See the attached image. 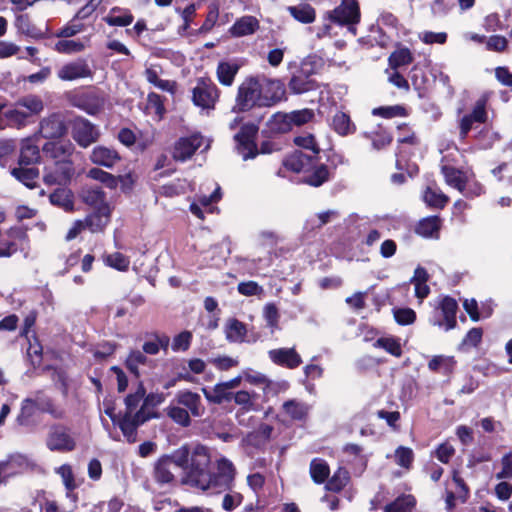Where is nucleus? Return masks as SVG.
<instances>
[{"label":"nucleus","instance_id":"f3484780","mask_svg":"<svg viewBox=\"0 0 512 512\" xmlns=\"http://www.w3.org/2000/svg\"><path fill=\"white\" fill-rule=\"evenodd\" d=\"M487 120V112L485 110V103L478 101L470 114L464 115L459 124L460 138L465 139L476 123H485Z\"/></svg>","mask_w":512,"mask_h":512},{"label":"nucleus","instance_id":"4c0bfd02","mask_svg":"<svg viewBox=\"0 0 512 512\" xmlns=\"http://www.w3.org/2000/svg\"><path fill=\"white\" fill-rule=\"evenodd\" d=\"M166 413L167 416L173 420V422L182 427H188L191 424V417L188 410L178 405L174 401L166 408Z\"/></svg>","mask_w":512,"mask_h":512},{"label":"nucleus","instance_id":"39448f33","mask_svg":"<svg viewBox=\"0 0 512 512\" xmlns=\"http://www.w3.org/2000/svg\"><path fill=\"white\" fill-rule=\"evenodd\" d=\"M457 309L458 304L455 299L449 296L442 298L438 305L435 306V309L429 318L430 324L444 328L445 331L454 329L457 324Z\"/></svg>","mask_w":512,"mask_h":512},{"label":"nucleus","instance_id":"e2e57ef3","mask_svg":"<svg viewBox=\"0 0 512 512\" xmlns=\"http://www.w3.org/2000/svg\"><path fill=\"white\" fill-rule=\"evenodd\" d=\"M291 124L293 126H301L310 122L314 118V112L311 109L295 110L289 113Z\"/></svg>","mask_w":512,"mask_h":512},{"label":"nucleus","instance_id":"20e7f679","mask_svg":"<svg viewBox=\"0 0 512 512\" xmlns=\"http://www.w3.org/2000/svg\"><path fill=\"white\" fill-rule=\"evenodd\" d=\"M259 76L245 78L238 87L234 110L249 111L254 107H264Z\"/></svg>","mask_w":512,"mask_h":512},{"label":"nucleus","instance_id":"a19ab883","mask_svg":"<svg viewBox=\"0 0 512 512\" xmlns=\"http://www.w3.org/2000/svg\"><path fill=\"white\" fill-rule=\"evenodd\" d=\"M330 474V469L326 461L315 458L310 463V475L316 484L324 483Z\"/></svg>","mask_w":512,"mask_h":512},{"label":"nucleus","instance_id":"09e8293b","mask_svg":"<svg viewBox=\"0 0 512 512\" xmlns=\"http://www.w3.org/2000/svg\"><path fill=\"white\" fill-rule=\"evenodd\" d=\"M145 76L147 81L158 89L162 91L173 92L174 83L169 80L160 79L158 76V71L155 68H147L145 70Z\"/></svg>","mask_w":512,"mask_h":512},{"label":"nucleus","instance_id":"6e6d98bb","mask_svg":"<svg viewBox=\"0 0 512 512\" xmlns=\"http://www.w3.org/2000/svg\"><path fill=\"white\" fill-rule=\"evenodd\" d=\"M146 394L144 386L140 383L136 389V391L132 394H129L125 398L126 412L131 415H134L133 412L138 407L139 403L143 400Z\"/></svg>","mask_w":512,"mask_h":512},{"label":"nucleus","instance_id":"8fccbe9b","mask_svg":"<svg viewBox=\"0 0 512 512\" xmlns=\"http://www.w3.org/2000/svg\"><path fill=\"white\" fill-rule=\"evenodd\" d=\"M375 347L383 348L386 352L395 357H400L402 354L401 344L398 339L393 337H382L376 340Z\"/></svg>","mask_w":512,"mask_h":512},{"label":"nucleus","instance_id":"473e14b6","mask_svg":"<svg viewBox=\"0 0 512 512\" xmlns=\"http://www.w3.org/2000/svg\"><path fill=\"white\" fill-rule=\"evenodd\" d=\"M311 160L312 156L301 151H294L284 159L283 164L293 172H301L309 166Z\"/></svg>","mask_w":512,"mask_h":512},{"label":"nucleus","instance_id":"4be33fe9","mask_svg":"<svg viewBox=\"0 0 512 512\" xmlns=\"http://www.w3.org/2000/svg\"><path fill=\"white\" fill-rule=\"evenodd\" d=\"M90 160L96 165L112 168L120 161V156L116 150L100 145L93 148Z\"/></svg>","mask_w":512,"mask_h":512},{"label":"nucleus","instance_id":"774afa93","mask_svg":"<svg viewBox=\"0 0 512 512\" xmlns=\"http://www.w3.org/2000/svg\"><path fill=\"white\" fill-rule=\"evenodd\" d=\"M394 318L400 325H409L414 323L416 313L411 308H400L394 310Z\"/></svg>","mask_w":512,"mask_h":512},{"label":"nucleus","instance_id":"393cba45","mask_svg":"<svg viewBox=\"0 0 512 512\" xmlns=\"http://www.w3.org/2000/svg\"><path fill=\"white\" fill-rule=\"evenodd\" d=\"M283 413L294 421H304L308 417L310 406L302 401L291 399L282 405Z\"/></svg>","mask_w":512,"mask_h":512},{"label":"nucleus","instance_id":"72a5a7b5","mask_svg":"<svg viewBox=\"0 0 512 512\" xmlns=\"http://www.w3.org/2000/svg\"><path fill=\"white\" fill-rule=\"evenodd\" d=\"M226 339L233 343H242L247 333L246 325L237 319H229L225 328Z\"/></svg>","mask_w":512,"mask_h":512},{"label":"nucleus","instance_id":"7c9ffc66","mask_svg":"<svg viewBox=\"0 0 512 512\" xmlns=\"http://www.w3.org/2000/svg\"><path fill=\"white\" fill-rule=\"evenodd\" d=\"M39 411V403L34 399L26 398L22 401L21 409L16 417V422L20 426H30L33 423V416Z\"/></svg>","mask_w":512,"mask_h":512},{"label":"nucleus","instance_id":"0e129e2a","mask_svg":"<svg viewBox=\"0 0 512 512\" xmlns=\"http://www.w3.org/2000/svg\"><path fill=\"white\" fill-rule=\"evenodd\" d=\"M243 501V495L236 491L226 493L223 497L221 507L223 510L231 512L236 509Z\"/></svg>","mask_w":512,"mask_h":512},{"label":"nucleus","instance_id":"dca6fc26","mask_svg":"<svg viewBox=\"0 0 512 512\" xmlns=\"http://www.w3.org/2000/svg\"><path fill=\"white\" fill-rule=\"evenodd\" d=\"M91 75V69L83 59L66 63L57 72L58 78L63 81H74L81 78H88Z\"/></svg>","mask_w":512,"mask_h":512},{"label":"nucleus","instance_id":"5701e85b","mask_svg":"<svg viewBox=\"0 0 512 512\" xmlns=\"http://www.w3.org/2000/svg\"><path fill=\"white\" fill-rule=\"evenodd\" d=\"M442 174L448 186L464 193L465 186L469 182V175L466 172L458 170L452 166H442Z\"/></svg>","mask_w":512,"mask_h":512},{"label":"nucleus","instance_id":"ddd939ff","mask_svg":"<svg viewBox=\"0 0 512 512\" xmlns=\"http://www.w3.org/2000/svg\"><path fill=\"white\" fill-rule=\"evenodd\" d=\"M258 131V127L254 124H246L235 135V140L238 143V151L244 160L253 158L257 154L256 146L254 144V137Z\"/></svg>","mask_w":512,"mask_h":512},{"label":"nucleus","instance_id":"bf43d9fd","mask_svg":"<svg viewBox=\"0 0 512 512\" xmlns=\"http://www.w3.org/2000/svg\"><path fill=\"white\" fill-rule=\"evenodd\" d=\"M263 317L266 321L267 326L273 332L278 329L279 312L275 304L267 303L263 308Z\"/></svg>","mask_w":512,"mask_h":512},{"label":"nucleus","instance_id":"cd10ccee","mask_svg":"<svg viewBox=\"0 0 512 512\" xmlns=\"http://www.w3.org/2000/svg\"><path fill=\"white\" fill-rule=\"evenodd\" d=\"M14 26L17 32L30 38L39 39L44 36V32L35 26L27 14L16 16Z\"/></svg>","mask_w":512,"mask_h":512},{"label":"nucleus","instance_id":"0eeeda50","mask_svg":"<svg viewBox=\"0 0 512 512\" xmlns=\"http://www.w3.org/2000/svg\"><path fill=\"white\" fill-rule=\"evenodd\" d=\"M219 99L218 87L207 78H199L192 89V101L203 110H213Z\"/></svg>","mask_w":512,"mask_h":512},{"label":"nucleus","instance_id":"bb28decb","mask_svg":"<svg viewBox=\"0 0 512 512\" xmlns=\"http://www.w3.org/2000/svg\"><path fill=\"white\" fill-rule=\"evenodd\" d=\"M73 105L90 115H96L104 107V99L96 94H86L73 102Z\"/></svg>","mask_w":512,"mask_h":512},{"label":"nucleus","instance_id":"f257e3e1","mask_svg":"<svg viewBox=\"0 0 512 512\" xmlns=\"http://www.w3.org/2000/svg\"><path fill=\"white\" fill-rule=\"evenodd\" d=\"M175 466L183 470L181 482L185 485L211 493L230 490L235 480L233 463L222 457L217 460V472L211 473V455L208 447L184 445L173 451Z\"/></svg>","mask_w":512,"mask_h":512},{"label":"nucleus","instance_id":"58836bf2","mask_svg":"<svg viewBox=\"0 0 512 512\" xmlns=\"http://www.w3.org/2000/svg\"><path fill=\"white\" fill-rule=\"evenodd\" d=\"M332 127L336 133L345 136L355 131V125L350 116L344 112H337L332 119Z\"/></svg>","mask_w":512,"mask_h":512},{"label":"nucleus","instance_id":"c85d7f7f","mask_svg":"<svg viewBox=\"0 0 512 512\" xmlns=\"http://www.w3.org/2000/svg\"><path fill=\"white\" fill-rule=\"evenodd\" d=\"M28 165H19L11 170V175L28 188H34L39 178V170Z\"/></svg>","mask_w":512,"mask_h":512},{"label":"nucleus","instance_id":"338daca9","mask_svg":"<svg viewBox=\"0 0 512 512\" xmlns=\"http://www.w3.org/2000/svg\"><path fill=\"white\" fill-rule=\"evenodd\" d=\"M237 290L244 296H259L263 293V288L255 281L240 282Z\"/></svg>","mask_w":512,"mask_h":512},{"label":"nucleus","instance_id":"680f3d73","mask_svg":"<svg viewBox=\"0 0 512 512\" xmlns=\"http://www.w3.org/2000/svg\"><path fill=\"white\" fill-rule=\"evenodd\" d=\"M108 266L113 267L119 271H126L129 267V259L119 252L109 254L105 258Z\"/></svg>","mask_w":512,"mask_h":512},{"label":"nucleus","instance_id":"c03bdc74","mask_svg":"<svg viewBox=\"0 0 512 512\" xmlns=\"http://www.w3.org/2000/svg\"><path fill=\"white\" fill-rule=\"evenodd\" d=\"M389 66L392 70H397L401 66H406L413 61V55L408 48H400L389 56Z\"/></svg>","mask_w":512,"mask_h":512},{"label":"nucleus","instance_id":"ea45409f","mask_svg":"<svg viewBox=\"0 0 512 512\" xmlns=\"http://www.w3.org/2000/svg\"><path fill=\"white\" fill-rule=\"evenodd\" d=\"M269 130L273 133H285L293 127L289 113H276L267 122Z\"/></svg>","mask_w":512,"mask_h":512},{"label":"nucleus","instance_id":"423d86ee","mask_svg":"<svg viewBox=\"0 0 512 512\" xmlns=\"http://www.w3.org/2000/svg\"><path fill=\"white\" fill-rule=\"evenodd\" d=\"M145 401H147V399ZM155 416V413L148 409L146 402H144L134 415L125 413L123 417L119 418L115 425L119 426L125 439L129 443H134L137 438V427Z\"/></svg>","mask_w":512,"mask_h":512},{"label":"nucleus","instance_id":"1a4fd4ad","mask_svg":"<svg viewBox=\"0 0 512 512\" xmlns=\"http://www.w3.org/2000/svg\"><path fill=\"white\" fill-rule=\"evenodd\" d=\"M72 137L80 147L87 148L98 140L99 131L87 119L77 118L73 122Z\"/></svg>","mask_w":512,"mask_h":512},{"label":"nucleus","instance_id":"f704fd0d","mask_svg":"<svg viewBox=\"0 0 512 512\" xmlns=\"http://www.w3.org/2000/svg\"><path fill=\"white\" fill-rule=\"evenodd\" d=\"M40 158V151L36 144L31 139L22 141L19 165H30L36 163Z\"/></svg>","mask_w":512,"mask_h":512},{"label":"nucleus","instance_id":"4468645a","mask_svg":"<svg viewBox=\"0 0 512 512\" xmlns=\"http://www.w3.org/2000/svg\"><path fill=\"white\" fill-rule=\"evenodd\" d=\"M47 447L51 451H72L75 448V441L65 427L54 426L47 438Z\"/></svg>","mask_w":512,"mask_h":512},{"label":"nucleus","instance_id":"c756f323","mask_svg":"<svg viewBox=\"0 0 512 512\" xmlns=\"http://www.w3.org/2000/svg\"><path fill=\"white\" fill-rule=\"evenodd\" d=\"M202 392L208 402L212 404H222L232 400L233 393L221 382L217 383L212 389L202 388Z\"/></svg>","mask_w":512,"mask_h":512},{"label":"nucleus","instance_id":"aec40b11","mask_svg":"<svg viewBox=\"0 0 512 512\" xmlns=\"http://www.w3.org/2000/svg\"><path fill=\"white\" fill-rule=\"evenodd\" d=\"M175 466V460L173 458V452L170 455H164L158 459L154 465V479L157 483L169 484L174 480V474L171 470L172 466Z\"/></svg>","mask_w":512,"mask_h":512},{"label":"nucleus","instance_id":"5fc2aeb1","mask_svg":"<svg viewBox=\"0 0 512 512\" xmlns=\"http://www.w3.org/2000/svg\"><path fill=\"white\" fill-rule=\"evenodd\" d=\"M329 179V171L325 165H320L306 177L305 182L311 186L318 187Z\"/></svg>","mask_w":512,"mask_h":512},{"label":"nucleus","instance_id":"2f4dec72","mask_svg":"<svg viewBox=\"0 0 512 512\" xmlns=\"http://www.w3.org/2000/svg\"><path fill=\"white\" fill-rule=\"evenodd\" d=\"M239 66L236 63L219 62L216 70L217 80L224 86H231L238 73Z\"/></svg>","mask_w":512,"mask_h":512},{"label":"nucleus","instance_id":"3c124183","mask_svg":"<svg viewBox=\"0 0 512 512\" xmlns=\"http://www.w3.org/2000/svg\"><path fill=\"white\" fill-rule=\"evenodd\" d=\"M85 43L79 40H60L55 44V50L63 54H73L85 49Z\"/></svg>","mask_w":512,"mask_h":512},{"label":"nucleus","instance_id":"69168bd1","mask_svg":"<svg viewBox=\"0 0 512 512\" xmlns=\"http://www.w3.org/2000/svg\"><path fill=\"white\" fill-rule=\"evenodd\" d=\"M192 340L190 331H183L176 335L172 341V349L174 351H186L189 349Z\"/></svg>","mask_w":512,"mask_h":512},{"label":"nucleus","instance_id":"13d9d810","mask_svg":"<svg viewBox=\"0 0 512 512\" xmlns=\"http://www.w3.org/2000/svg\"><path fill=\"white\" fill-rule=\"evenodd\" d=\"M16 151L13 140H0V167H5L12 160Z\"/></svg>","mask_w":512,"mask_h":512},{"label":"nucleus","instance_id":"864d4df0","mask_svg":"<svg viewBox=\"0 0 512 512\" xmlns=\"http://www.w3.org/2000/svg\"><path fill=\"white\" fill-rule=\"evenodd\" d=\"M294 143L303 149L311 152L312 158L315 157L319 152L320 148L312 134H303L294 139Z\"/></svg>","mask_w":512,"mask_h":512},{"label":"nucleus","instance_id":"a878e982","mask_svg":"<svg viewBox=\"0 0 512 512\" xmlns=\"http://www.w3.org/2000/svg\"><path fill=\"white\" fill-rule=\"evenodd\" d=\"M288 88L293 94H303L315 90L317 83L311 79L305 72L299 71L292 75Z\"/></svg>","mask_w":512,"mask_h":512},{"label":"nucleus","instance_id":"f03ea898","mask_svg":"<svg viewBox=\"0 0 512 512\" xmlns=\"http://www.w3.org/2000/svg\"><path fill=\"white\" fill-rule=\"evenodd\" d=\"M43 153L54 160L53 167L44 175L46 184H66L74 173L71 156L75 150L73 143L66 141H49L43 145Z\"/></svg>","mask_w":512,"mask_h":512},{"label":"nucleus","instance_id":"37998d69","mask_svg":"<svg viewBox=\"0 0 512 512\" xmlns=\"http://www.w3.org/2000/svg\"><path fill=\"white\" fill-rule=\"evenodd\" d=\"M416 504L412 495H403L385 506V512H411Z\"/></svg>","mask_w":512,"mask_h":512},{"label":"nucleus","instance_id":"9b49d317","mask_svg":"<svg viewBox=\"0 0 512 512\" xmlns=\"http://www.w3.org/2000/svg\"><path fill=\"white\" fill-rule=\"evenodd\" d=\"M204 138L195 133L190 136L181 137L175 142L173 149V158L178 161H186L202 146Z\"/></svg>","mask_w":512,"mask_h":512},{"label":"nucleus","instance_id":"f8f14e48","mask_svg":"<svg viewBox=\"0 0 512 512\" xmlns=\"http://www.w3.org/2000/svg\"><path fill=\"white\" fill-rule=\"evenodd\" d=\"M39 132L46 139H60L67 133L64 118L59 113H53L43 118L39 124Z\"/></svg>","mask_w":512,"mask_h":512},{"label":"nucleus","instance_id":"b1692460","mask_svg":"<svg viewBox=\"0 0 512 512\" xmlns=\"http://www.w3.org/2000/svg\"><path fill=\"white\" fill-rule=\"evenodd\" d=\"M110 221V208L108 205H102L96 211L86 217L87 228L95 233L102 231Z\"/></svg>","mask_w":512,"mask_h":512},{"label":"nucleus","instance_id":"6ab92c4d","mask_svg":"<svg viewBox=\"0 0 512 512\" xmlns=\"http://www.w3.org/2000/svg\"><path fill=\"white\" fill-rule=\"evenodd\" d=\"M260 28L259 20L251 15H245L238 18L229 28V34L232 37L240 38L250 36L256 33Z\"/></svg>","mask_w":512,"mask_h":512},{"label":"nucleus","instance_id":"a18cd8bd","mask_svg":"<svg viewBox=\"0 0 512 512\" xmlns=\"http://www.w3.org/2000/svg\"><path fill=\"white\" fill-rule=\"evenodd\" d=\"M349 479V472L344 468H339L327 481L326 489L333 492H339L348 484Z\"/></svg>","mask_w":512,"mask_h":512},{"label":"nucleus","instance_id":"6e6552de","mask_svg":"<svg viewBox=\"0 0 512 512\" xmlns=\"http://www.w3.org/2000/svg\"><path fill=\"white\" fill-rule=\"evenodd\" d=\"M327 18L336 24H357L360 21V10L356 0H342L339 6L327 12Z\"/></svg>","mask_w":512,"mask_h":512},{"label":"nucleus","instance_id":"a211bd4d","mask_svg":"<svg viewBox=\"0 0 512 512\" xmlns=\"http://www.w3.org/2000/svg\"><path fill=\"white\" fill-rule=\"evenodd\" d=\"M268 356L274 364L289 369L298 367L302 362L300 355L294 348L272 349L268 352Z\"/></svg>","mask_w":512,"mask_h":512},{"label":"nucleus","instance_id":"412c9836","mask_svg":"<svg viewBox=\"0 0 512 512\" xmlns=\"http://www.w3.org/2000/svg\"><path fill=\"white\" fill-rule=\"evenodd\" d=\"M242 374L245 381L251 385L261 387L265 394H268L270 391H275L276 387L281 386L280 383L271 381L265 374L255 371L251 368L244 369ZM282 386L286 388L287 384L283 382Z\"/></svg>","mask_w":512,"mask_h":512},{"label":"nucleus","instance_id":"79ce46f5","mask_svg":"<svg viewBox=\"0 0 512 512\" xmlns=\"http://www.w3.org/2000/svg\"><path fill=\"white\" fill-rule=\"evenodd\" d=\"M81 197L85 203L95 207L96 209L102 205H107L104 201V193L98 186L83 188Z\"/></svg>","mask_w":512,"mask_h":512},{"label":"nucleus","instance_id":"c9c22d12","mask_svg":"<svg viewBox=\"0 0 512 512\" xmlns=\"http://www.w3.org/2000/svg\"><path fill=\"white\" fill-rule=\"evenodd\" d=\"M290 15L297 21L309 24L314 22L316 13L314 8L309 4H299L297 6L287 7Z\"/></svg>","mask_w":512,"mask_h":512},{"label":"nucleus","instance_id":"052dcab7","mask_svg":"<svg viewBox=\"0 0 512 512\" xmlns=\"http://www.w3.org/2000/svg\"><path fill=\"white\" fill-rule=\"evenodd\" d=\"M146 356L141 351H133L126 359V367L136 377L139 376L138 367L146 363Z\"/></svg>","mask_w":512,"mask_h":512},{"label":"nucleus","instance_id":"4d7b16f0","mask_svg":"<svg viewBox=\"0 0 512 512\" xmlns=\"http://www.w3.org/2000/svg\"><path fill=\"white\" fill-rule=\"evenodd\" d=\"M87 176L93 180L104 183L109 188H115L118 183L117 179L112 174L99 168L90 169Z\"/></svg>","mask_w":512,"mask_h":512},{"label":"nucleus","instance_id":"de8ad7c7","mask_svg":"<svg viewBox=\"0 0 512 512\" xmlns=\"http://www.w3.org/2000/svg\"><path fill=\"white\" fill-rule=\"evenodd\" d=\"M50 202L63 208L65 211L73 209V200L70 191L66 189H57L50 195Z\"/></svg>","mask_w":512,"mask_h":512},{"label":"nucleus","instance_id":"603ef678","mask_svg":"<svg viewBox=\"0 0 512 512\" xmlns=\"http://www.w3.org/2000/svg\"><path fill=\"white\" fill-rule=\"evenodd\" d=\"M170 338L166 335H157L152 341H147L143 345V351L150 355H155L160 348L166 350L169 346Z\"/></svg>","mask_w":512,"mask_h":512},{"label":"nucleus","instance_id":"2eb2a0df","mask_svg":"<svg viewBox=\"0 0 512 512\" xmlns=\"http://www.w3.org/2000/svg\"><path fill=\"white\" fill-rule=\"evenodd\" d=\"M174 402L187 409L193 417L198 418L205 414L206 409L202 403L201 396L191 390L184 389L178 391L175 395Z\"/></svg>","mask_w":512,"mask_h":512},{"label":"nucleus","instance_id":"7ed1b4c3","mask_svg":"<svg viewBox=\"0 0 512 512\" xmlns=\"http://www.w3.org/2000/svg\"><path fill=\"white\" fill-rule=\"evenodd\" d=\"M44 110V103L37 95H26L18 99L12 108L4 112L8 122L17 128L24 127L29 118L40 114Z\"/></svg>","mask_w":512,"mask_h":512},{"label":"nucleus","instance_id":"49530a36","mask_svg":"<svg viewBox=\"0 0 512 512\" xmlns=\"http://www.w3.org/2000/svg\"><path fill=\"white\" fill-rule=\"evenodd\" d=\"M440 220L437 216L425 218L416 227L417 234L423 237H433L438 233Z\"/></svg>","mask_w":512,"mask_h":512},{"label":"nucleus","instance_id":"e433bc0d","mask_svg":"<svg viewBox=\"0 0 512 512\" xmlns=\"http://www.w3.org/2000/svg\"><path fill=\"white\" fill-rule=\"evenodd\" d=\"M423 200L429 207L442 209L448 203L449 198L440 189L427 187L423 193Z\"/></svg>","mask_w":512,"mask_h":512},{"label":"nucleus","instance_id":"9d476101","mask_svg":"<svg viewBox=\"0 0 512 512\" xmlns=\"http://www.w3.org/2000/svg\"><path fill=\"white\" fill-rule=\"evenodd\" d=\"M259 82L264 107H271L284 98L285 88L280 80L261 76Z\"/></svg>","mask_w":512,"mask_h":512}]
</instances>
